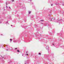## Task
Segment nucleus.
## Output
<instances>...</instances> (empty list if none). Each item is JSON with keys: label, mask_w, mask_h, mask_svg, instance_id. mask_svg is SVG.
I'll list each match as a JSON object with an SVG mask.
<instances>
[{"label": "nucleus", "mask_w": 64, "mask_h": 64, "mask_svg": "<svg viewBox=\"0 0 64 64\" xmlns=\"http://www.w3.org/2000/svg\"><path fill=\"white\" fill-rule=\"evenodd\" d=\"M8 7H7V6H6V8H8Z\"/></svg>", "instance_id": "39"}, {"label": "nucleus", "mask_w": 64, "mask_h": 64, "mask_svg": "<svg viewBox=\"0 0 64 64\" xmlns=\"http://www.w3.org/2000/svg\"><path fill=\"white\" fill-rule=\"evenodd\" d=\"M46 49L48 50V53H50V50H49V47L48 46H46Z\"/></svg>", "instance_id": "3"}, {"label": "nucleus", "mask_w": 64, "mask_h": 64, "mask_svg": "<svg viewBox=\"0 0 64 64\" xmlns=\"http://www.w3.org/2000/svg\"><path fill=\"white\" fill-rule=\"evenodd\" d=\"M41 23V24H43V23Z\"/></svg>", "instance_id": "46"}, {"label": "nucleus", "mask_w": 64, "mask_h": 64, "mask_svg": "<svg viewBox=\"0 0 64 64\" xmlns=\"http://www.w3.org/2000/svg\"><path fill=\"white\" fill-rule=\"evenodd\" d=\"M11 18V16H10V18L7 19V20H8V21H7L6 23L5 24H7V23H8V21H9V20H10L11 19V18Z\"/></svg>", "instance_id": "5"}, {"label": "nucleus", "mask_w": 64, "mask_h": 64, "mask_svg": "<svg viewBox=\"0 0 64 64\" xmlns=\"http://www.w3.org/2000/svg\"><path fill=\"white\" fill-rule=\"evenodd\" d=\"M17 49V48H15L14 49L15 50H16V49Z\"/></svg>", "instance_id": "26"}, {"label": "nucleus", "mask_w": 64, "mask_h": 64, "mask_svg": "<svg viewBox=\"0 0 64 64\" xmlns=\"http://www.w3.org/2000/svg\"><path fill=\"white\" fill-rule=\"evenodd\" d=\"M22 56H23V54H22Z\"/></svg>", "instance_id": "42"}, {"label": "nucleus", "mask_w": 64, "mask_h": 64, "mask_svg": "<svg viewBox=\"0 0 64 64\" xmlns=\"http://www.w3.org/2000/svg\"><path fill=\"white\" fill-rule=\"evenodd\" d=\"M25 32H23V33H22V34H25Z\"/></svg>", "instance_id": "23"}, {"label": "nucleus", "mask_w": 64, "mask_h": 64, "mask_svg": "<svg viewBox=\"0 0 64 64\" xmlns=\"http://www.w3.org/2000/svg\"><path fill=\"white\" fill-rule=\"evenodd\" d=\"M62 19H61L60 20H59L58 21V20H55V18H54V20L53 21L54 22H58V23H59V25H60V24H62Z\"/></svg>", "instance_id": "1"}, {"label": "nucleus", "mask_w": 64, "mask_h": 64, "mask_svg": "<svg viewBox=\"0 0 64 64\" xmlns=\"http://www.w3.org/2000/svg\"><path fill=\"white\" fill-rule=\"evenodd\" d=\"M18 16H19V15H18Z\"/></svg>", "instance_id": "47"}, {"label": "nucleus", "mask_w": 64, "mask_h": 64, "mask_svg": "<svg viewBox=\"0 0 64 64\" xmlns=\"http://www.w3.org/2000/svg\"><path fill=\"white\" fill-rule=\"evenodd\" d=\"M11 26H12V27H13V26H14L12 25H11Z\"/></svg>", "instance_id": "24"}, {"label": "nucleus", "mask_w": 64, "mask_h": 64, "mask_svg": "<svg viewBox=\"0 0 64 64\" xmlns=\"http://www.w3.org/2000/svg\"><path fill=\"white\" fill-rule=\"evenodd\" d=\"M4 20L3 19H0V24H1L2 23V22Z\"/></svg>", "instance_id": "10"}, {"label": "nucleus", "mask_w": 64, "mask_h": 64, "mask_svg": "<svg viewBox=\"0 0 64 64\" xmlns=\"http://www.w3.org/2000/svg\"><path fill=\"white\" fill-rule=\"evenodd\" d=\"M14 43H16V42H19V40H15L13 41Z\"/></svg>", "instance_id": "7"}, {"label": "nucleus", "mask_w": 64, "mask_h": 64, "mask_svg": "<svg viewBox=\"0 0 64 64\" xmlns=\"http://www.w3.org/2000/svg\"><path fill=\"white\" fill-rule=\"evenodd\" d=\"M28 51H27L26 52V54H27V53H28Z\"/></svg>", "instance_id": "33"}, {"label": "nucleus", "mask_w": 64, "mask_h": 64, "mask_svg": "<svg viewBox=\"0 0 64 64\" xmlns=\"http://www.w3.org/2000/svg\"><path fill=\"white\" fill-rule=\"evenodd\" d=\"M40 36H41V35H40Z\"/></svg>", "instance_id": "51"}, {"label": "nucleus", "mask_w": 64, "mask_h": 64, "mask_svg": "<svg viewBox=\"0 0 64 64\" xmlns=\"http://www.w3.org/2000/svg\"><path fill=\"white\" fill-rule=\"evenodd\" d=\"M31 3L32 4H33V3H32V2H31Z\"/></svg>", "instance_id": "41"}, {"label": "nucleus", "mask_w": 64, "mask_h": 64, "mask_svg": "<svg viewBox=\"0 0 64 64\" xmlns=\"http://www.w3.org/2000/svg\"><path fill=\"white\" fill-rule=\"evenodd\" d=\"M58 34V35H60V34Z\"/></svg>", "instance_id": "37"}, {"label": "nucleus", "mask_w": 64, "mask_h": 64, "mask_svg": "<svg viewBox=\"0 0 64 64\" xmlns=\"http://www.w3.org/2000/svg\"><path fill=\"white\" fill-rule=\"evenodd\" d=\"M23 9H24V8H23Z\"/></svg>", "instance_id": "49"}, {"label": "nucleus", "mask_w": 64, "mask_h": 64, "mask_svg": "<svg viewBox=\"0 0 64 64\" xmlns=\"http://www.w3.org/2000/svg\"><path fill=\"white\" fill-rule=\"evenodd\" d=\"M1 19V16H0V19Z\"/></svg>", "instance_id": "35"}, {"label": "nucleus", "mask_w": 64, "mask_h": 64, "mask_svg": "<svg viewBox=\"0 0 64 64\" xmlns=\"http://www.w3.org/2000/svg\"><path fill=\"white\" fill-rule=\"evenodd\" d=\"M54 18H49L50 19L51 21H54Z\"/></svg>", "instance_id": "6"}, {"label": "nucleus", "mask_w": 64, "mask_h": 64, "mask_svg": "<svg viewBox=\"0 0 64 64\" xmlns=\"http://www.w3.org/2000/svg\"><path fill=\"white\" fill-rule=\"evenodd\" d=\"M48 26H49L50 27H51V25L50 24L48 25Z\"/></svg>", "instance_id": "13"}, {"label": "nucleus", "mask_w": 64, "mask_h": 64, "mask_svg": "<svg viewBox=\"0 0 64 64\" xmlns=\"http://www.w3.org/2000/svg\"><path fill=\"white\" fill-rule=\"evenodd\" d=\"M45 25H45V26H47V24H45Z\"/></svg>", "instance_id": "29"}, {"label": "nucleus", "mask_w": 64, "mask_h": 64, "mask_svg": "<svg viewBox=\"0 0 64 64\" xmlns=\"http://www.w3.org/2000/svg\"><path fill=\"white\" fill-rule=\"evenodd\" d=\"M40 21H44V20H40Z\"/></svg>", "instance_id": "30"}, {"label": "nucleus", "mask_w": 64, "mask_h": 64, "mask_svg": "<svg viewBox=\"0 0 64 64\" xmlns=\"http://www.w3.org/2000/svg\"><path fill=\"white\" fill-rule=\"evenodd\" d=\"M6 48H8V49H10V48L8 46H7V47H6Z\"/></svg>", "instance_id": "14"}, {"label": "nucleus", "mask_w": 64, "mask_h": 64, "mask_svg": "<svg viewBox=\"0 0 64 64\" xmlns=\"http://www.w3.org/2000/svg\"><path fill=\"white\" fill-rule=\"evenodd\" d=\"M8 45H6V47H8Z\"/></svg>", "instance_id": "32"}, {"label": "nucleus", "mask_w": 64, "mask_h": 64, "mask_svg": "<svg viewBox=\"0 0 64 64\" xmlns=\"http://www.w3.org/2000/svg\"><path fill=\"white\" fill-rule=\"evenodd\" d=\"M28 1H30V0H28Z\"/></svg>", "instance_id": "45"}, {"label": "nucleus", "mask_w": 64, "mask_h": 64, "mask_svg": "<svg viewBox=\"0 0 64 64\" xmlns=\"http://www.w3.org/2000/svg\"><path fill=\"white\" fill-rule=\"evenodd\" d=\"M17 51L19 53H20V51H19V50H17Z\"/></svg>", "instance_id": "12"}, {"label": "nucleus", "mask_w": 64, "mask_h": 64, "mask_svg": "<svg viewBox=\"0 0 64 64\" xmlns=\"http://www.w3.org/2000/svg\"><path fill=\"white\" fill-rule=\"evenodd\" d=\"M50 13H51V12H50Z\"/></svg>", "instance_id": "52"}, {"label": "nucleus", "mask_w": 64, "mask_h": 64, "mask_svg": "<svg viewBox=\"0 0 64 64\" xmlns=\"http://www.w3.org/2000/svg\"><path fill=\"white\" fill-rule=\"evenodd\" d=\"M52 46H54L56 48H59V44L57 45L56 44H55L54 42H53L52 45Z\"/></svg>", "instance_id": "2"}, {"label": "nucleus", "mask_w": 64, "mask_h": 64, "mask_svg": "<svg viewBox=\"0 0 64 64\" xmlns=\"http://www.w3.org/2000/svg\"><path fill=\"white\" fill-rule=\"evenodd\" d=\"M12 48H11L10 49V50H12Z\"/></svg>", "instance_id": "28"}, {"label": "nucleus", "mask_w": 64, "mask_h": 64, "mask_svg": "<svg viewBox=\"0 0 64 64\" xmlns=\"http://www.w3.org/2000/svg\"><path fill=\"white\" fill-rule=\"evenodd\" d=\"M4 47H6V45L5 44H4Z\"/></svg>", "instance_id": "20"}, {"label": "nucleus", "mask_w": 64, "mask_h": 64, "mask_svg": "<svg viewBox=\"0 0 64 64\" xmlns=\"http://www.w3.org/2000/svg\"><path fill=\"white\" fill-rule=\"evenodd\" d=\"M12 2H13V1H14V0H12Z\"/></svg>", "instance_id": "34"}, {"label": "nucleus", "mask_w": 64, "mask_h": 64, "mask_svg": "<svg viewBox=\"0 0 64 64\" xmlns=\"http://www.w3.org/2000/svg\"><path fill=\"white\" fill-rule=\"evenodd\" d=\"M39 55H41V53H40L38 54Z\"/></svg>", "instance_id": "27"}, {"label": "nucleus", "mask_w": 64, "mask_h": 64, "mask_svg": "<svg viewBox=\"0 0 64 64\" xmlns=\"http://www.w3.org/2000/svg\"><path fill=\"white\" fill-rule=\"evenodd\" d=\"M57 4V3H55V5H58L59 4Z\"/></svg>", "instance_id": "16"}, {"label": "nucleus", "mask_w": 64, "mask_h": 64, "mask_svg": "<svg viewBox=\"0 0 64 64\" xmlns=\"http://www.w3.org/2000/svg\"><path fill=\"white\" fill-rule=\"evenodd\" d=\"M2 35V34H1V35Z\"/></svg>", "instance_id": "48"}, {"label": "nucleus", "mask_w": 64, "mask_h": 64, "mask_svg": "<svg viewBox=\"0 0 64 64\" xmlns=\"http://www.w3.org/2000/svg\"><path fill=\"white\" fill-rule=\"evenodd\" d=\"M62 6H64V4H62Z\"/></svg>", "instance_id": "31"}, {"label": "nucleus", "mask_w": 64, "mask_h": 64, "mask_svg": "<svg viewBox=\"0 0 64 64\" xmlns=\"http://www.w3.org/2000/svg\"><path fill=\"white\" fill-rule=\"evenodd\" d=\"M52 5H53V4H52L51 5V6H52Z\"/></svg>", "instance_id": "43"}, {"label": "nucleus", "mask_w": 64, "mask_h": 64, "mask_svg": "<svg viewBox=\"0 0 64 64\" xmlns=\"http://www.w3.org/2000/svg\"><path fill=\"white\" fill-rule=\"evenodd\" d=\"M6 4L7 6V2H6Z\"/></svg>", "instance_id": "25"}, {"label": "nucleus", "mask_w": 64, "mask_h": 64, "mask_svg": "<svg viewBox=\"0 0 64 64\" xmlns=\"http://www.w3.org/2000/svg\"><path fill=\"white\" fill-rule=\"evenodd\" d=\"M12 39H10V41H12Z\"/></svg>", "instance_id": "21"}, {"label": "nucleus", "mask_w": 64, "mask_h": 64, "mask_svg": "<svg viewBox=\"0 0 64 64\" xmlns=\"http://www.w3.org/2000/svg\"><path fill=\"white\" fill-rule=\"evenodd\" d=\"M27 21V20L26 19L25 20H24V21L25 22H26V21Z\"/></svg>", "instance_id": "18"}, {"label": "nucleus", "mask_w": 64, "mask_h": 64, "mask_svg": "<svg viewBox=\"0 0 64 64\" xmlns=\"http://www.w3.org/2000/svg\"><path fill=\"white\" fill-rule=\"evenodd\" d=\"M53 32V33H54L55 32H54V31L53 32Z\"/></svg>", "instance_id": "38"}, {"label": "nucleus", "mask_w": 64, "mask_h": 64, "mask_svg": "<svg viewBox=\"0 0 64 64\" xmlns=\"http://www.w3.org/2000/svg\"><path fill=\"white\" fill-rule=\"evenodd\" d=\"M9 8L10 9H11V8H10V7L9 6Z\"/></svg>", "instance_id": "36"}, {"label": "nucleus", "mask_w": 64, "mask_h": 64, "mask_svg": "<svg viewBox=\"0 0 64 64\" xmlns=\"http://www.w3.org/2000/svg\"><path fill=\"white\" fill-rule=\"evenodd\" d=\"M53 54H51L50 56H53Z\"/></svg>", "instance_id": "22"}, {"label": "nucleus", "mask_w": 64, "mask_h": 64, "mask_svg": "<svg viewBox=\"0 0 64 64\" xmlns=\"http://www.w3.org/2000/svg\"><path fill=\"white\" fill-rule=\"evenodd\" d=\"M0 47H2V48H4V49H5V48H4L3 47V44H0Z\"/></svg>", "instance_id": "9"}, {"label": "nucleus", "mask_w": 64, "mask_h": 64, "mask_svg": "<svg viewBox=\"0 0 64 64\" xmlns=\"http://www.w3.org/2000/svg\"><path fill=\"white\" fill-rule=\"evenodd\" d=\"M46 59H47L48 60H49V61H50V60L49 58H48V57H49V56L48 55H47L46 56Z\"/></svg>", "instance_id": "4"}, {"label": "nucleus", "mask_w": 64, "mask_h": 64, "mask_svg": "<svg viewBox=\"0 0 64 64\" xmlns=\"http://www.w3.org/2000/svg\"><path fill=\"white\" fill-rule=\"evenodd\" d=\"M29 60H28L27 61H26L25 62V64H28V63H29Z\"/></svg>", "instance_id": "8"}, {"label": "nucleus", "mask_w": 64, "mask_h": 64, "mask_svg": "<svg viewBox=\"0 0 64 64\" xmlns=\"http://www.w3.org/2000/svg\"><path fill=\"white\" fill-rule=\"evenodd\" d=\"M48 16L49 17H51V14H50L48 15Z\"/></svg>", "instance_id": "15"}, {"label": "nucleus", "mask_w": 64, "mask_h": 64, "mask_svg": "<svg viewBox=\"0 0 64 64\" xmlns=\"http://www.w3.org/2000/svg\"><path fill=\"white\" fill-rule=\"evenodd\" d=\"M9 49H9V48H8V49H6V51H8L9 50Z\"/></svg>", "instance_id": "19"}, {"label": "nucleus", "mask_w": 64, "mask_h": 64, "mask_svg": "<svg viewBox=\"0 0 64 64\" xmlns=\"http://www.w3.org/2000/svg\"><path fill=\"white\" fill-rule=\"evenodd\" d=\"M21 26L22 27H23V28H26V27H27V26Z\"/></svg>", "instance_id": "11"}, {"label": "nucleus", "mask_w": 64, "mask_h": 64, "mask_svg": "<svg viewBox=\"0 0 64 64\" xmlns=\"http://www.w3.org/2000/svg\"><path fill=\"white\" fill-rule=\"evenodd\" d=\"M28 13H29V14H30V13H31V11H30V12L29 11L28 12Z\"/></svg>", "instance_id": "17"}, {"label": "nucleus", "mask_w": 64, "mask_h": 64, "mask_svg": "<svg viewBox=\"0 0 64 64\" xmlns=\"http://www.w3.org/2000/svg\"><path fill=\"white\" fill-rule=\"evenodd\" d=\"M36 26H37V25H36Z\"/></svg>", "instance_id": "44"}, {"label": "nucleus", "mask_w": 64, "mask_h": 64, "mask_svg": "<svg viewBox=\"0 0 64 64\" xmlns=\"http://www.w3.org/2000/svg\"><path fill=\"white\" fill-rule=\"evenodd\" d=\"M32 0H30V1H31Z\"/></svg>", "instance_id": "50"}, {"label": "nucleus", "mask_w": 64, "mask_h": 64, "mask_svg": "<svg viewBox=\"0 0 64 64\" xmlns=\"http://www.w3.org/2000/svg\"><path fill=\"white\" fill-rule=\"evenodd\" d=\"M26 55L27 56L28 55V54H26Z\"/></svg>", "instance_id": "40"}]
</instances>
